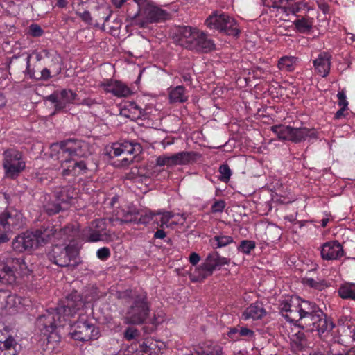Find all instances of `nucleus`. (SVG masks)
<instances>
[{
	"label": "nucleus",
	"instance_id": "1",
	"mask_svg": "<svg viewBox=\"0 0 355 355\" xmlns=\"http://www.w3.org/2000/svg\"><path fill=\"white\" fill-rule=\"evenodd\" d=\"M290 324L301 329L306 326L311 331H317L320 337L335 327L333 321L315 303L297 295L290 296Z\"/></svg>",
	"mask_w": 355,
	"mask_h": 355
},
{
	"label": "nucleus",
	"instance_id": "2",
	"mask_svg": "<svg viewBox=\"0 0 355 355\" xmlns=\"http://www.w3.org/2000/svg\"><path fill=\"white\" fill-rule=\"evenodd\" d=\"M87 148L85 142L76 139H69L51 145V156L60 160L62 169L61 174L64 178H76L87 173L88 167L85 161L78 159L85 155Z\"/></svg>",
	"mask_w": 355,
	"mask_h": 355
},
{
	"label": "nucleus",
	"instance_id": "3",
	"mask_svg": "<svg viewBox=\"0 0 355 355\" xmlns=\"http://www.w3.org/2000/svg\"><path fill=\"white\" fill-rule=\"evenodd\" d=\"M76 230L68 225L58 231L53 225L51 235L52 248L47 256L51 262L60 267L76 268L80 263L79 248L75 242Z\"/></svg>",
	"mask_w": 355,
	"mask_h": 355
},
{
	"label": "nucleus",
	"instance_id": "4",
	"mask_svg": "<svg viewBox=\"0 0 355 355\" xmlns=\"http://www.w3.org/2000/svg\"><path fill=\"white\" fill-rule=\"evenodd\" d=\"M86 306L85 302L77 291L69 295L56 308L47 310L38 317L37 327L44 335L60 331L70 321L71 318Z\"/></svg>",
	"mask_w": 355,
	"mask_h": 355
},
{
	"label": "nucleus",
	"instance_id": "5",
	"mask_svg": "<svg viewBox=\"0 0 355 355\" xmlns=\"http://www.w3.org/2000/svg\"><path fill=\"white\" fill-rule=\"evenodd\" d=\"M118 297L129 305L123 316L125 324L139 325L146 322L150 311L147 293L142 289H128L119 293Z\"/></svg>",
	"mask_w": 355,
	"mask_h": 355
},
{
	"label": "nucleus",
	"instance_id": "6",
	"mask_svg": "<svg viewBox=\"0 0 355 355\" xmlns=\"http://www.w3.org/2000/svg\"><path fill=\"white\" fill-rule=\"evenodd\" d=\"M53 234V225L42 226L35 232H26L19 234L12 241V247L16 252L29 251L49 242Z\"/></svg>",
	"mask_w": 355,
	"mask_h": 355
},
{
	"label": "nucleus",
	"instance_id": "7",
	"mask_svg": "<svg viewBox=\"0 0 355 355\" xmlns=\"http://www.w3.org/2000/svg\"><path fill=\"white\" fill-rule=\"evenodd\" d=\"M31 272L22 258L8 254L0 259V282L12 284L19 282L20 277L28 276Z\"/></svg>",
	"mask_w": 355,
	"mask_h": 355
},
{
	"label": "nucleus",
	"instance_id": "8",
	"mask_svg": "<svg viewBox=\"0 0 355 355\" xmlns=\"http://www.w3.org/2000/svg\"><path fill=\"white\" fill-rule=\"evenodd\" d=\"M138 10L133 16L135 23L141 28H145L149 24L158 23L166 20L169 13L148 0H133Z\"/></svg>",
	"mask_w": 355,
	"mask_h": 355
},
{
	"label": "nucleus",
	"instance_id": "9",
	"mask_svg": "<svg viewBox=\"0 0 355 355\" xmlns=\"http://www.w3.org/2000/svg\"><path fill=\"white\" fill-rule=\"evenodd\" d=\"M205 24L210 30L218 31L229 36L238 37L241 33L236 19L221 11L213 12L206 19Z\"/></svg>",
	"mask_w": 355,
	"mask_h": 355
},
{
	"label": "nucleus",
	"instance_id": "10",
	"mask_svg": "<svg viewBox=\"0 0 355 355\" xmlns=\"http://www.w3.org/2000/svg\"><path fill=\"white\" fill-rule=\"evenodd\" d=\"M2 167L4 177L16 180L26 168L24 153L15 148H8L2 154Z\"/></svg>",
	"mask_w": 355,
	"mask_h": 355
},
{
	"label": "nucleus",
	"instance_id": "11",
	"mask_svg": "<svg viewBox=\"0 0 355 355\" xmlns=\"http://www.w3.org/2000/svg\"><path fill=\"white\" fill-rule=\"evenodd\" d=\"M230 263V259L221 257L217 251L211 252L208 254L205 261L191 272V279L192 282H203L211 276L214 270Z\"/></svg>",
	"mask_w": 355,
	"mask_h": 355
},
{
	"label": "nucleus",
	"instance_id": "12",
	"mask_svg": "<svg viewBox=\"0 0 355 355\" xmlns=\"http://www.w3.org/2000/svg\"><path fill=\"white\" fill-rule=\"evenodd\" d=\"M24 225L21 211L12 207L7 208L0 215V245L10 240L9 233L21 228Z\"/></svg>",
	"mask_w": 355,
	"mask_h": 355
},
{
	"label": "nucleus",
	"instance_id": "13",
	"mask_svg": "<svg viewBox=\"0 0 355 355\" xmlns=\"http://www.w3.org/2000/svg\"><path fill=\"white\" fill-rule=\"evenodd\" d=\"M105 154L110 158L116 157L121 155H133L139 154L142 150L141 146L134 141H123L122 142L113 143L105 149ZM133 160V157H124L119 164L120 166H128Z\"/></svg>",
	"mask_w": 355,
	"mask_h": 355
},
{
	"label": "nucleus",
	"instance_id": "14",
	"mask_svg": "<svg viewBox=\"0 0 355 355\" xmlns=\"http://www.w3.org/2000/svg\"><path fill=\"white\" fill-rule=\"evenodd\" d=\"M87 318L80 313L78 320L71 324L69 334L75 340L87 342L98 338V329L89 322Z\"/></svg>",
	"mask_w": 355,
	"mask_h": 355
},
{
	"label": "nucleus",
	"instance_id": "15",
	"mask_svg": "<svg viewBox=\"0 0 355 355\" xmlns=\"http://www.w3.org/2000/svg\"><path fill=\"white\" fill-rule=\"evenodd\" d=\"M78 96L77 94L70 89H63L60 91H55L46 97V100L54 104V112H67V107L71 104L75 103Z\"/></svg>",
	"mask_w": 355,
	"mask_h": 355
},
{
	"label": "nucleus",
	"instance_id": "16",
	"mask_svg": "<svg viewBox=\"0 0 355 355\" xmlns=\"http://www.w3.org/2000/svg\"><path fill=\"white\" fill-rule=\"evenodd\" d=\"M109 235L104 219H96L80 231L81 239L86 242L103 241Z\"/></svg>",
	"mask_w": 355,
	"mask_h": 355
},
{
	"label": "nucleus",
	"instance_id": "17",
	"mask_svg": "<svg viewBox=\"0 0 355 355\" xmlns=\"http://www.w3.org/2000/svg\"><path fill=\"white\" fill-rule=\"evenodd\" d=\"M187 49L203 53H208L215 49L214 41L208 37V35L200 31L197 28L194 30L193 38L189 44L187 45Z\"/></svg>",
	"mask_w": 355,
	"mask_h": 355
},
{
	"label": "nucleus",
	"instance_id": "18",
	"mask_svg": "<svg viewBox=\"0 0 355 355\" xmlns=\"http://www.w3.org/2000/svg\"><path fill=\"white\" fill-rule=\"evenodd\" d=\"M99 86L105 93H110L117 98H125L132 93L125 83L112 78L104 80Z\"/></svg>",
	"mask_w": 355,
	"mask_h": 355
},
{
	"label": "nucleus",
	"instance_id": "19",
	"mask_svg": "<svg viewBox=\"0 0 355 355\" xmlns=\"http://www.w3.org/2000/svg\"><path fill=\"white\" fill-rule=\"evenodd\" d=\"M343 249L338 241L324 243L321 249V257L323 259L334 260L343 255Z\"/></svg>",
	"mask_w": 355,
	"mask_h": 355
},
{
	"label": "nucleus",
	"instance_id": "20",
	"mask_svg": "<svg viewBox=\"0 0 355 355\" xmlns=\"http://www.w3.org/2000/svg\"><path fill=\"white\" fill-rule=\"evenodd\" d=\"M267 314V311L261 302L256 301L249 305L243 312L242 318L244 320H257L262 319Z\"/></svg>",
	"mask_w": 355,
	"mask_h": 355
},
{
	"label": "nucleus",
	"instance_id": "21",
	"mask_svg": "<svg viewBox=\"0 0 355 355\" xmlns=\"http://www.w3.org/2000/svg\"><path fill=\"white\" fill-rule=\"evenodd\" d=\"M164 344L152 338H145L139 343V352L144 355H160Z\"/></svg>",
	"mask_w": 355,
	"mask_h": 355
},
{
	"label": "nucleus",
	"instance_id": "22",
	"mask_svg": "<svg viewBox=\"0 0 355 355\" xmlns=\"http://www.w3.org/2000/svg\"><path fill=\"white\" fill-rule=\"evenodd\" d=\"M201 155L195 151H181L171 155L173 166L177 165H187L196 162Z\"/></svg>",
	"mask_w": 355,
	"mask_h": 355
},
{
	"label": "nucleus",
	"instance_id": "23",
	"mask_svg": "<svg viewBox=\"0 0 355 355\" xmlns=\"http://www.w3.org/2000/svg\"><path fill=\"white\" fill-rule=\"evenodd\" d=\"M196 28L187 26H179L174 33L173 40L177 44L187 49V45L191 42Z\"/></svg>",
	"mask_w": 355,
	"mask_h": 355
},
{
	"label": "nucleus",
	"instance_id": "24",
	"mask_svg": "<svg viewBox=\"0 0 355 355\" xmlns=\"http://www.w3.org/2000/svg\"><path fill=\"white\" fill-rule=\"evenodd\" d=\"M145 111L134 101H128L125 103L123 107L121 109L120 114L132 121L141 119L144 115Z\"/></svg>",
	"mask_w": 355,
	"mask_h": 355
},
{
	"label": "nucleus",
	"instance_id": "25",
	"mask_svg": "<svg viewBox=\"0 0 355 355\" xmlns=\"http://www.w3.org/2000/svg\"><path fill=\"white\" fill-rule=\"evenodd\" d=\"M292 337L290 338V349L295 353L302 351L306 346V339L302 330L295 331L291 328Z\"/></svg>",
	"mask_w": 355,
	"mask_h": 355
},
{
	"label": "nucleus",
	"instance_id": "26",
	"mask_svg": "<svg viewBox=\"0 0 355 355\" xmlns=\"http://www.w3.org/2000/svg\"><path fill=\"white\" fill-rule=\"evenodd\" d=\"M76 195V192L73 187L65 186L55 191V199L60 203L69 205Z\"/></svg>",
	"mask_w": 355,
	"mask_h": 355
},
{
	"label": "nucleus",
	"instance_id": "27",
	"mask_svg": "<svg viewBox=\"0 0 355 355\" xmlns=\"http://www.w3.org/2000/svg\"><path fill=\"white\" fill-rule=\"evenodd\" d=\"M17 347L18 344L16 340L9 336L5 340H0V355H17Z\"/></svg>",
	"mask_w": 355,
	"mask_h": 355
},
{
	"label": "nucleus",
	"instance_id": "28",
	"mask_svg": "<svg viewBox=\"0 0 355 355\" xmlns=\"http://www.w3.org/2000/svg\"><path fill=\"white\" fill-rule=\"evenodd\" d=\"M313 64L315 70L320 76L325 77L328 75L330 70V57L327 54L319 55Z\"/></svg>",
	"mask_w": 355,
	"mask_h": 355
},
{
	"label": "nucleus",
	"instance_id": "29",
	"mask_svg": "<svg viewBox=\"0 0 355 355\" xmlns=\"http://www.w3.org/2000/svg\"><path fill=\"white\" fill-rule=\"evenodd\" d=\"M115 211L116 220L121 223H133L137 217V211L135 209L128 207L127 209L119 208Z\"/></svg>",
	"mask_w": 355,
	"mask_h": 355
},
{
	"label": "nucleus",
	"instance_id": "30",
	"mask_svg": "<svg viewBox=\"0 0 355 355\" xmlns=\"http://www.w3.org/2000/svg\"><path fill=\"white\" fill-rule=\"evenodd\" d=\"M209 243L214 249L225 248L234 243L231 236L225 235L223 233H218L210 239Z\"/></svg>",
	"mask_w": 355,
	"mask_h": 355
},
{
	"label": "nucleus",
	"instance_id": "31",
	"mask_svg": "<svg viewBox=\"0 0 355 355\" xmlns=\"http://www.w3.org/2000/svg\"><path fill=\"white\" fill-rule=\"evenodd\" d=\"M290 0V13L296 17L306 15L310 10L308 3L304 1Z\"/></svg>",
	"mask_w": 355,
	"mask_h": 355
},
{
	"label": "nucleus",
	"instance_id": "32",
	"mask_svg": "<svg viewBox=\"0 0 355 355\" xmlns=\"http://www.w3.org/2000/svg\"><path fill=\"white\" fill-rule=\"evenodd\" d=\"M112 11L105 4H101L95 6L93 10V17L96 21H103L104 24L108 21L111 17Z\"/></svg>",
	"mask_w": 355,
	"mask_h": 355
},
{
	"label": "nucleus",
	"instance_id": "33",
	"mask_svg": "<svg viewBox=\"0 0 355 355\" xmlns=\"http://www.w3.org/2000/svg\"><path fill=\"white\" fill-rule=\"evenodd\" d=\"M186 89L182 85L176 86L169 92V99L171 103H184L188 100Z\"/></svg>",
	"mask_w": 355,
	"mask_h": 355
},
{
	"label": "nucleus",
	"instance_id": "34",
	"mask_svg": "<svg viewBox=\"0 0 355 355\" xmlns=\"http://www.w3.org/2000/svg\"><path fill=\"white\" fill-rule=\"evenodd\" d=\"M307 15L301 16L297 17L293 21V24L296 31L301 33H309L312 29V22L310 18L306 17Z\"/></svg>",
	"mask_w": 355,
	"mask_h": 355
},
{
	"label": "nucleus",
	"instance_id": "35",
	"mask_svg": "<svg viewBox=\"0 0 355 355\" xmlns=\"http://www.w3.org/2000/svg\"><path fill=\"white\" fill-rule=\"evenodd\" d=\"M43 53L47 58L51 57V64L49 65V68L53 73V76L59 75L62 71V59L58 55H51L47 50H44Z\"/></svg>",
	"mask_w": 355,
	"mask_h": 355
},
{
	"label": "nucleus",
	"instance_id": "36",
	"mask_svg": "<svg viewBox=\"0 0 355 355\" xmlns=\"http://www.w3.org/2000/svg\"><path fill=\"white\" fill-rule=\"evenodd\" d=\"M338 294L343 299H349L355 301V284H345L338 289Z\"/></svg>",
	"mask_w": 355,
	"mask_h": 355
},
{
	"label": "nucleus",
	"instance_id": "37",
	"mask_svg": "<svg viewBox=\"0 0 355 355\" xmlns=\"http://www.w3.org/2000/svg\"><path fill=\"white\" fill-rule=\"evenodd\" d=\"M156 214L155 211L148 210L144 212H139L137 211L136 220L133 221V223L146 225L154 220Z\"/></svg>",
	"mask_w": 355,
	"mask_h": 355
},
{
	"label": "nucleus",
	"instance_id": "38",
	"mask_svg": "<svg viewBox=\"0 0 355 355\" xmlns=\"http://www.w3.org/2000/svg\"><path fill=\"white\" fill-rule=\"evenodd\" d=\"M308 133L305 128H293L290 126V141L297 143L304 140Z\"/></svg>",
	"mask_w": 355,
	"mask_h": 355
},
{
	"label": "nucleus",
	"instance_id": "39",
	"mask_svg": "<svg viewBox=\"0 0 355 355\" xmlns=\"http://www.w3.org/2000/svg\"><path fill=\"white\" fill-rule=\"evenodd\" d=\"M141 336L140 331L135 327H129L123 332V338L128 342H134L139 340Z\"/></svg>",
	"mask_w": 355,
	"mask_h": 355
},
{
	"label": "nucleus",
	"instance_id": "40",
	"mask_svg": "<svg viewBox=\"0 0 355 355\" xmlns=\"http://www.w3.org/2000/svg\"><path fill=\"white\" fill-rule=\"evenodd\" d=\"M255 248V241L250 240H242L237 247V250L245 254H250L251 251Z\"/></svg>",
	"mask_w": 355,
	"mask_h": 355
},
{
	"label": "nucleus",
	"instance_id": "41",
	"mask_svg": "<svg viewBox=\"0 0 355 355\" xmlns=\"http://www.w3.org/2000/svg\"><path fill=\"white\" fill-rule=\"evenodd\" d=\"M155 214L156 216H161L160 222L156 221V220H154V222H156L157 225L161 227H164L165 225L168 227V223L174 216V214L171 211H157Z\"/></svg>",
	"mask_w": 355,
	"mask_h": 355
},
{
	"label": "nucleus",
	"instance_id": "42",
	"mask_svg": "<svg viewBox=\"0 0 355 355\" xmlns=\"http://www.w3.org/2000/svg\"><path fill=\"white\" fill-rule=\"evenodd\" d=\"M272 130L280 140L286 141L288 139V126L284 125H275L272 127Z\"/></svg>",
	"mask_w": 355,
	"mask_h": 355
},
{
	"label": "nucleus",
	"instance_id": "43",
	"mask_svg": "<svg viewBox=\"0 0 355 355\" xmlns=\"http://www.w3.org/2000/svg\"><path fill=\"white\" fill-rule=\"evenodd\" d=\"M218 172L220 174L219 180L223 182H228L232 174L231 169L227 164L220 166Z\"/></svg>",
	"mask_w": 355,
	"mask_h": 355
},
{
	"label": "nucleus",
	"instance_id": "44",
	"mask_svg": "<svg viewBox=\"0 0 355 355\" xmlns=\"http://www.w3.org/2000/svg\"><path fill=\"white\" fill-rule=\"evenodd\" d=\"M223 348L220 346L216 345L211 349L202 350L187 355H223Z\"/></svg>",
	"mask_w": 355,
	"mask_h": 355
},
{
	"label": "nucleus",
	"instance_id": "45",
	"mask_svg": "<svg viewBox=\"0 0 355 355\" xmlns=\"http://www.w3.org/2000/svg\"><path fill=\"white\" fill-rule=\"evenodd\" d=\"M44 209L49 215H54L62 210L60 202H49L44 206Z\"/></svg>",
	"mask_w": 355,
	"mask_h": 355
},
{
	"label": "nucleus",
	"instance_id": "46",
	"mask_svg": "<svg viewBox=\"0 0 355 355\" xmlns=\"http://www.w3.org/2000/svg\"><path fill=\"white\" fill-rule=\"evenodd\" d=\"M171 155H163L158 156L156 159V166H166L167 167H172V161L171 159Z\"/></svg>",
	"mask_w": 355,
	"mask_h": 355
},
{
	"label": "nucleus",
	"instance_id": "47",
	"mask_svg": "<svg viewBox=\"0 0 355 355\" xmlns=\"http://www.w3.org/2000/svg\"><path fill=\"white\" fill-rule=\"evenodd\" d=\"M279 309L280 311V313L286 321H288V300L285 298L282 300H279Z\"/></svg>",
	"mask_w": 355,
	"mask_h": 355
},
{
	"label": "nucleus",
	"instance_id": "48",
	"mask_svg": "<svg viewBox=\"0 0 355 355\" xmlns=\"http://www.w3.org/2000/svg\"><path fill=\"white\" fill-rule=\"evenodd\" d=\"M44 31L41 26L37 24H32L28 28V34L34 37H40L43 35Z\"/></svg>",
	"mask_w": 355,
	"mask_h": 355
},
{
	"label": "nucleus",
	"instance_id": "49",
	"mask_svg": "<svg viewBox=\"0 0 355 355\" xmlns=\"http://www.w3.org/2000/svg\"><path fill=\"white\" fill-rule=\"evenodd\" d=\"M226 203L223 200H216L211 205L212 213H221L225 207Z\"/></svg>",
	"mask_w": 355,
	"mask_h": 355
},
{
	"label": "nucleus",
	"instance_id": "50",
	"mask_svg": "<svg viewBox=\"0 0 355 355\" xmlns=\"http://www.w3.org/2000/svg\"><path fill=\"white\" fill-rule=\"evenodd\" d=\"M103 102V101L102 99H99V101H98L97 99L88 97V98H84L80 103H79L78 104L81 105H86L91 108L96 105H101Z\"/></svg>",
	"mask_w": 355,
	"mask_h": 355
},
{
	"label": "nucleus",
	"instance_id": "51",
	"mask_svg": "<svg viewBox=\"0 0 355 355\" xmlns=\"http://www.w3.org/2000/svg\"><path fill=\"white\" fill-rule=\"evenodd\" d=\"M302 282L304 284L316 289H321L322 287V284L320 282H317L313 278L304 277L302 278Z\"/></svg>",
	"mask_w": 355,
	"mask_h": 355
},
{
	"label": "nucleus",
	"instance_id": "52",
	"mask_svg": "<svg viewBox=\"0 0 355 355\" xmlns=\"http://www.w3.org/2000/svg\"><path fill=\"white\" fill-rule=\"evenodd\" d=\"M96 256L101 261H106L110 257V251L108 248H101L97 250Z\"/></svg>",
	"mask_w": 355,
	"mask_h": 355
},
{
	"label": "nucleus",
	"instance_id": "53",
	"mask_svg": "<svg viewBox=\"0 0 355 355\" xmlns=\"http://www.w3.org/2000/svg\"><path fill=\"white\" fill-rule=\"evenodd\" d=\"M15 299V297L14 295H8L6 293L0 291V309H2L4 306V302L9 304L10 301H12Z\"/></svg>",
	"mask_w": 355,
	"mask_h": 355
},
{
	"label": "nucleus",
	"instance_id": "54",
	"mask_svg": "<svg viewBox=\"0 0 355 355\" xmlns=\"http://www.w3.org/2000/svg\"><path fill=\"white\" fill-rule=\"evenodd\" d=\"M76 15L86 24L90 25L92 24V17L89 11H84L83 12H76Z\"/></svg>",
	"mask_w": 355,
	"mask_h": 355
},
{
	"label": "nucleus",
	"instance_id": "55",
	"mask_svg": "<svg viewBox=\"0 0 355 355\" xmlns=\"http://www.w3.org/2000/svg\"><path fill=\"white\" fill-rule=\"evenodd\" d=\"M337 97L338 98V105L340 107H347L348 101H347V97L345 92L340 91L338 93Z\"/></svg>",
	"mask_w": 355,
	"mask_h": 355
},
{
	"label": "nucleus",
	"instance_id": "56",
	"mask_svg": "<svg viewBox=\"0 0 355 355\" xmlns=\"http://www.w3.org/2000/svg\"><path fill=\"white\" fill-rule=\"evenodd\" d=\"M51 73L53 72L50 68L45 67L42 70L41 76L38 79L47 81L53 76Z\"/></svg>",
	"mask_w": 355,
	"mask_h": 355
},
{
	"label": "nucleus",
	"instance_id": "57",
	"mask_svg": "<svg viewBox=\"0 0 355 355\" xmlns=\"http://www.w3.org/2000/svg\"><path fill=\"white\" fill-rule=\"evenodd\" d=\"M189 262L192 265V266H196L200 260V255L196 253V252H191L189 255Z\"/></svg>",
	"mask_w": 355,
	"mask_h": 355
},
{
	"label": "nucleus",
	"instance_id": "58",
	"mask_svg": "<svg viewBox=\"0 0 355 355\" xmlns=\"http://www.w3.org/2000/svg\"><path fill=\"white\" fill-rule=\"evenodd\" d=\"M277 7L282 8L285 12H287L288 8V0H275Z\"/></svg>",
	"mask_w": 355,
	"mask_h": 355
},
{
	"label": "nucleus",
	"instance_id": "59",
	"mask_svg": "<svg viewBox=\"0 0 355 355\" xmlns=\"http://www.w3.org/2000/svg\"><path fill=\"white\" fill-rule=\"evenodd\" d=\"M254 335V331L247 327H243L239 330L240 336L252 337Z\"/></svg>",
	"mask_w": 355,
	"mask_h": 355
},
{
	"label": "nucleus",
	"instance_id": "60",
	"mask_svg": "<svg viewBox=\"0 0 355 355\" xmlns=\"http://www.w3.org/2000/svg\"><path fill=\"white\" fill-rule=\"evenodd\" d=\"M227 335L232 339L238 340L239 338V330L236 327L231 328Z\"/></svg>",
	"mask_w": 355,
	"mask_h": 355
},
{
	"label": "nucleus",
	"instance_id": "61",
	"mask_svg": "<svg viewBox=\"0 0 355 355\" xmlns=\"http://www.w3.org/2000/svg\"><path fill=\"white\" fill-rule=\"evenodd\" d=\"M288 62V56H284L282 57L278 62V67L279 69H283L284 68H287L288 67V64L287 63Z\"/></svg>",
	"mask_w": 355,
	"mask_h": 355
},
{
	"label": "nucleus",
	"instance_id": "62",
	"mask_svg": "<svg viewBox=\"0 0 355 355\" xmlns=\"http://www.w3.org/2000/svg\"><path fill=\"white\" fill-rule=\"evenodd\" d=\"M31 55H28L26 58V71L27 72L28 74H29L30 77L32 78H33V76H34V71H33L31 69V63H30V61H31Z\"/></svg>",
	"mask_w": 355,
	"mask_h": 355
},
{
	"label": "nucleus",
	"instance_id": "63",
	"mask_svg": "<svg viewBox=\"0 0 355 355\" xmlns=\"http://www.w3.org/2000/svg\"><path fill=\"white\" fill-rule=\"evenodd\" d=\"M347 107H341V108L336 112V114L334 115V119H340L342 117L345 116V114H344V112L347 110Z\"/></svg>",
	"mask_w": 355,
	"mask_h": 355
},
{
	"label": "nucleus",
	"instance_id": "64",
	"mask_svg": "<svg viewBox=\"0 0 355 355\" xmlns=\"http://www.w3.org/2000/svg\"><path fill=\"white\" fill-rule=\"evenodd\" d=\"M166 236V232L161 229L157 230L154 234L155 239H163Z\"/></svg>",
	"mask_w": 355,
	"mask_h": 355
}]
</instances>
